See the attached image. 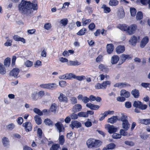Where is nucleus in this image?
Here are the masks:
<instances>
[{"mask_svg": "<svg viewBox=\"0 0 150 150\" xmlns=\"http://www.w3.org/2000/svg\"><path fill=\"white\" fill-rule=\"evenodd\" d=\"M117 120L118 118L117 116H113L110 118H109L108 119V122H110L111 123L113 124Z\"/></svg>", "mask_w": 150, "mask_h": 150, "instance_id": "b1692460", "label": "nucleus"}, {"mask_svg": "<svg viewBox=\"0 0 150 150\" xmlns=\"http://www.w3.org/2000/svg\"><path fill=\"white\" fill-rule=\"evenodd\" d=\"M57 86L54 83L42 84L40 85V87L42 88L50 90L55 89Z\"/></svg>", "mask_w": 150, "mask_h": 150, "instance_id": "7ed1b4c3", "label": "nucleus"}, {"mask_svg": "<svg viewBox=\"0 0 150 150\" xmlns=\"http://www.w3.org/2000/svg\"><path fill=\"white\" fill-rule=\"evenodd\" d=\"M125 50V47L124 46L120 45L116 48V52L117 54H120L123 52Z\"/></svg>", "mask_w": 150, "mask_h": 150, "instance_id": "ddd939ff", "label": "nucleus"}, {"mask_svg": "<svg viewBox=\"0 0 150 150\" xmlns=\"http://www.w3.org/2000/svg\"><path fill=\"white\" fill-rule=\"evenodd\" d=\"M82 109V106L80 104H77L74 106L72 109L74 112L80 111Z\"/></svg>", "mask_w": 150, "mask_h": 150, "instance_id": "6ab92c4d", "label": "nucleus"}, {"mask_svg": "<svg viewBox=\"0 0 150 150\" xmlns=\"http://www.w3.org/2000/svg\"><path fill=\"white\" fill-rule=\"evenodd\" d=\"M38 93L39 98H41L44 95L45 92L43 91H40L39 92H38Z\"/></svg>", "mask_w": 150, "mask_h": 150, "instance_id": "69168bd1", "label": "nucleus"}, {"mask_svg": "<svg viewBox=\"0 0 150 150\" xmlns=\"http://www.w3.org/2000/svg\"><path fill=\"white\" fill-rule=\"evenodd\" d=\"M18 8L21 13L30 16L34 10H37L38 6L37 4H33L30 1L22 0L18 5Z\"/></svg>", "mask_w": 150, "mask_h": 150, "instance_id": "f257e3e1", "label": "nucleus"}, {"mask_svg": "<svg viewBox=\"0 0 150 150\" xmlns=\"http://www.w3.org/2000/svg\"><path fill=\"white\" fill-rule=\"evenodd\" d=\"M23 125L27 132H29L32 130V125L30 122H27L24 123Z\"/></svg>", "mask_w": 150, "mask_h": 150, "instance_id": "6e6552de", "label": "nucleus"}, {"mask_svg": "<svg viewBox=\"0 0 150 150\" xmlns=\"http://www.w3.org/2000/svg\"><path fill=\"white\" fill-rule=\"evenodd\" d=\"M143 14L142 13L141 11H139L137 13L136 19L137 20H140L142 18Z\"/></svg>", "mask_w": 150, "mask_h": 150, "instance_id": "ea45409f", "label": "nucleus"}, {"mask_svg": "<svg viewBox=\"0 0 150 150\" xmlns=\"http://www.w3.org/2000/svg\"><path fill=\"white\" fill-rule=\"evenodd\" d=\"M105 127L108 130V132L110 134L116 132L117 130V129L113 126L110 125L109 124L106 125Z\"/></svg>", "mask_w": 150, "mask_h": 150, "instance_id": "0eeeda50", "label": "nucleus"}, {"mask_svg": "<svg viewBox=\"0 0 150 150\" xmlns=\"http://www.w3.org/2000/svg\"><path fill=\"white\" fill-rule=\"evenodd\" d=\"M59 140L60 144L63 145L64 142V137L63 135H59Z\"/></svg>", "mask_w": 150, "mask_h": 150, "instance_id": "de8ad7c7", "label": "nucleus"}, {"mask_svg": "<svg viewBox=\"0 0 150 150\" xmlns=\"http://www.w3.org/2000/svg\"><path fill=\"white\" fill-rule=\"evenodd\" d=\"M141 122L145 125H149L150 124V119H142L140 120Z\"/></svg>", "mask_w": 150, "mask_h": 150, "instance_id": "72a5a7b5", "label": "nucleus"}, {"mask_svg": "<svg viewBox=\"0 0 150 150\" xmlns=\"http://www.w3.org/2000/svg\"><path fill=\"white\" fill-rule=\"evenodd\" d=\"M31 97L33 99L35 100L39 98L38 96V91H36L33 92L31 94Z\"/></svg>", "mask_w": 150, "mask_h": 150, "instance_id": "c85d7f7f", "label": "nucleus"}, {"mask_svg": "<svg viewBox=\"0 0 150 150\" xmlns=\"http://www.w3.org/2000/svg\"><path fill=\"white\" fill-rule=\"evenodd\" d=\"M110 81H108L103 82L101 84L102 89H105L106 88L107 86L108 85H110Z\"/></svg>", "mask_w": 150, "mask_h": 150, "instance_id": "e433bc0d", "label": "nucleus"}, {"mask_svg": "<svg viewBox=\"0 0 150 150\" xmlns=\"http://www.w3.org/2000/svg\"><path fill=\"white\" fill-rule=\"evenodd\" d=\"M122 128L126 131L127 130L130 126V124L128 120L122 122Z\"/></svg>", "mask_w": 150, "mask_h": 150, "instance_id": "4468645a", "label": "nucleus"}, {"mask_svg": "<svg viewBox=\"0 0 150 150\" xmlns=\"http://www.w3.org/2000/svg\"><path fill=\"white\" fill-rule=\"evenodd\" d=\"M66 82L65 81H62L59 82V85L62 87H64L66 86Z\"/></svg>", "mask_w": 150, "mask_h": 150, "instance_id": "774afa93", "label": "nucleus"}, {"mask_svg": "<svg viewBox=\"0 0 150 150\" xmlns=\"http://www.w3.org/2000/svg\"><path fill=\"white\" fill-rule=\"evenodd\" d=\"M78 116L80 117H88V114L86 112H81L78 113Z\"/></svg>", "mask_w": 150, "mask_h": 150, "instance_id": "37998d69", "label": "nucleus"}, {"mask_svg": "<svg viewBox=\"0 0 150 150\" xmlns=\"http://www.w3.org/2000/svg\"><path fill=\"white\" fill-rule=\"evenodd\" d=\"M96 27L95 24L92 23H91L88 26L89 29L91 30H93Z\"/></svg>", "mask_w": 150, "mask_h": 150, "instance_id": "052dcab7", "label": "nucleus"}, {"mask_svg": "<svg viewBox=\"0 0 150 150\" xmlns=\"http://www.w3.org/2000/svg\"><path fill=\"white\" fill-rule=\"evenodd\" d=\"M13 39L15 41H21L23 43H25V39L23 38L20 37L18 35H14L13 36Z\"/></svg>", "mask_w": 150, "mask_h": 150, "instance_id": "5701e85b", "label": "nucleus"}, {"mask_svg": "<svg viewBox=\"0 0 150 150\" xmlns=\"http://www.w3.org/2000/svg\"><path fill=\"white\" fill-rule=\"evenodd\" d=\"M12 41L11 40L8 39L6 42L4 43L5 46H10L12 45Z\"/></svg>", "mask_w": 150, "mask_h": 150, "instance_id": "e2e57ef3", "label": "nucleus"}, {"mask_svg": "<svg viewBox=\"0 0 150 150\" xmlns=\"http://www.w3.org/2000/svg\"><path fill=\"white\" fill-rule=\"evenodd\" d=\"M124 129H121L120 130V134L121 135L125 136L127 135V132Z\"/></svg>", "mask_w": 150, "mask_h": 150, "instance_id": "5fc2aeb1", "label": "nucleus"}, {"mask_svg": "<svg viewBox=\"0 0 150 150\" xmlns=\"http://www.w3.org/2000/svg\"><path fill=\"white\" fill-rule=\"evenodd\" d=\"M55 126L56 127L57 131L59 133V135L61 134V132H64V127L61 122H58L55 124Z\"/></svg>", "mask_w": 150, "mask_h": 150, "instance_id": "423d86ee", "label": "nucleus"}, {"mask_svg": "<svg viewBox=\"0 0 150 150\" xmlns=\"http://www.w3.org/2000/svg\"><path fill=\"white\" fill-rule=\"evenodd\" d=\"M99 141V140H96L93 139H90L87 141L86 144L89 148L96 147L98 146Z\"/></svg>", "mask_w": 150, "mask_h": 150, "instance_id": "f03ea898", "label": "nucleus"}, {"mask_svg": "<svg viewBox=\"0 0 150 150\" xmlns=\"http://www.w3.org/2000/svg\"><path fill=\"white\" fill-rule=\"evenodd\" d=\"M2 142L4 146H7L9 142L8 139L6 137H4L2 139Z\"/></svg>", "mask_w": 150, "mask_h": 150, "instance_id": "c03bdc74", "label": "nucleus"}, {"mask_svg": "<svg viewBox=\"0 0 150 150\" xmlns=\"http://www.w3.org/2000/svg\"><path fill=\"white\" fill-rule=\"evenodd\" d=\"M25 65L27 67H30L32 65L33 62L29 60H27L25 63Z\"/></svg>", "mask_w": 150, "mask_h": 150, "instance_id": "864d4df0", "label": "nucleus"}, {"mask_svg": "<svg viewBox=\"0 0 150 150\" xmlns=\"http://www.w3.org/2000/svg\"><path fill=\"white\" fill-rule=\"evenodd\" d=\"M120 95L123 96L125 98H128L130 96V94L129 92L126 91L125 90H122L120 91Z\"/></svg>", "mask_w": 150, "mask_h": 150, "instance_id": "4be33fe9", "label": "nucleus"}, {"mask_svg": "<svg viewBox=\"0 0 150 150\" xmlns=\"http://www.w3.org/2000/svg\"><path fill=\"white\" fill-rule=\"evenodd\" d=\"M57 109V105L55 103L52 104L48 111L52 112H55Z\"/></svg>", "mask_w": 150, "mask_h": 150, "instance_id": "c9c22d12", "label": "nucleus"}, {"mask_svg": "<svg viewBox=\"0 0 150 150\" xmlns=\"http://www.w3.org/2000/svg\"><path fill=\"white\" fill-rule=\"evenodd\" d=\"M107 51L109 54L111 53L114 50V46L112 44H108L106 46Z\"/></svg>", "mask_w": 150, "mask_h": 150, "instance_id": "2eb2a0df", "label": "nucleus"}, {"mask_svg": "<svg viewBox=\"0 0 150 150\" xmlns=\"http://www.w3.org/2000/svg\"><path fill=\"white\" fill-rule=\"evenodd\" d=\"M33 111L39 115L41 116L42 115V112L39 109L37 108H34L33 109Z\"/></svg>", "mask_w": 150, "mask_h": 150, "instance_id": "a18cd8bd", "label": "nucleus"}, {"mask_svg": "<svg viewBox=\"0 0 150 150\" xmlns=\"http://www.w3.org/2000/svg\"><path fill=\"white\" fill-rule=\"evenodd\" d=\"M99 77H100V79L101 81L103 80H104L105 78H108L109 77L107 75H104L103 74H101L99 76Z\"/></svg>", "mask_w": 150, "mask_h": 150, "instance_id": "338daca9", "label": "nucleus"}, {"mask_svg": "<svg viewBox=\"0 0 150 150\" xmlns=\"http://www.w3.org/2000/svg\"><path fill=\"white\" fill-rule=\"evenodd\" d=\"M37 134L40 138V139L42 138V131L40 128H39L38 129Z\"/></svg>", "mask_w": 150, "mask_h": 150, "instance_id": "603ef678", "label": "nucleus"}, {"mask_svg": "<svg viewBox=\"0 0 150 150\" xmlns=\"http://www.w3.org/2000/svg\"><path fill=\"white\" fill-rule=\"evenodd\" d=\"M60 22L63 25L65 26L67 24L68 20L67 18L63 19L60 21Z\"/></svg>", "mask_w": 150, "mask_h": 150, "instance_id": "13d9d810", "label": "nucleus"}, {"mask_svg": "<svg viewBox=\"0 0 150 150\" xmlns=\"http://www.w3.org/2000/svg\"><path fill=\"white\" fill-rule=\"evenodd\" d=\"M86 106L89 108L91 110H96L99 108V106L98 105H95L91 103H87L86 104Z\"/></svg>", "mask_w": 150, "mask_h": 150, "instance_id": "f3484780", "label": "nucleus"}, {"mask_svg": "<svg viewBox=\"0 0 150 150\" xmlns=\"http://www.w3.org/2000/svg\"><path fill=\"white\" fill-rule=\"evenodd\" d=\"M121 137L120 134L114 133L112 135V137L114 139H118L120 138Z\"/></svg>", "mask_w": 150, "mask_h": 150, "instance_id": "8fccbe9b", "label": "nucleus"}, {"mask_svg": "<svg viewBox=\"0 0 150 150\" xmlns=\"http://www.w3.org/2000/svg\"><path fill=\"white\" fill-rule=\"evenodd\" d=\"M71 127L72 129L74 127L76 128L80 127L81 126V124L80 122L76 120L71 121Z\"/></svg>", "mask_w": 150, "mask_h": 150, "instance_id": "9d476101", "label": "nucleus"}, {"mask_svg": "<svg viewBox=\"0 0 150 150\" xmlns=\"http://www.w3.org/2000/svg\"><path fill=\"white\" fill-rule=\"evenodd\" d=\"M128 86H129V85L126 82H121L118 83H115L114 85V86L115 87H118L119 88H124Z\"/></svg>", "mask_w": 150, "mask_h": 150, "instance_id": "9b49d317", "label": "nucleus"}, {"mask_svg": "<svg viewBox=\"0 0 150 150\" xmlns=\"http://www.w3.org/2000/svg\"><path fill=\"white\" fill-rule=\"evenodd\" d=\"M58 100L60 102L67 103V97L62 93H60L58 98Z\"/></svg>", "mask_w": 150, "mask_h": 150, "instance_id": "f8f14e48", "label": "nucleus"}, {"mask_svg": "<svg viewBox=\"0 0 150 150\" xmlns=\"http://www.w3.org/2000/svg\"><path fill=\"white\" fill-rule=\"evenodd\" d=\"M44 122L46 125H48L49 126H53V122L50 119H46L44 120Z\"/></svg>", "mask_w": 150, "mask_h": 150, "instance_id": "79ce46f5", "label": "nucleus"}, {"mask_svg": "<svg viewBox=\"0 0 150 150\" xmlns=\"http://www.w3.org/2000/svg\"><path fill=\"white\" fill-rule=\"evenodd\" d=\"M91 21V20L90 19H87L83 21H82V23L83 26H85L87 24L89 23Z\"/></svg>", "mask_w": 150, "mask_h": 150, "instance_id": "bf43d9fd", "label": "nucleus"}, {"mask_svg": "<svg viewBox=\"0 0 150 150\" xmlns=\"http://www.w3.org/2000/svg\"><path fill=\"white\" fill-rule=\"evenodd\" d=\"M119 59V57L117 55H115L112 56L111 59V62L112 64H116Z\"/></svg>", "mask_w": 150, "mask_h": 150, "instance_id": "a211bd4d", "label": "nucleus"}, {"mask_svg": "<svg viewBox=\"0 0 150 150\" xmlns=\"http://www.w3.org/2000/svg\"><path fill=\"white\" fill-rule=\"evenodd\" d=\"M130 11L132 16H135L137 11L135 8H130Z\"/></svg>", "mask_w": 150, "mask_h": 150, "instance_id": "49530a36", "label": "nucleus"}, {"mask_svg": "<svg viewBox=\"0 0 150 150\" xmlns=\"http://www.w3.org/2000/svg\"><path fill=\"white\" fill-rule=\"evenodd\" d=\"M109 5L112 6H115L118 4V1L117 0H110Z\"/></svg>", "mask_w": 150, "mask_h": 150, "instance_id": "2f4dec72", "label": "nucleus"}, {"mask_svg": "<svg viewBox=\"0 0 150 150\" xmlns=\"http://www.w3.org/2000/svg\"><path fill=\"white\" fill-rule=\"evenodd\" d=\"M74 79H76L79 81H81L86 79V77L84 76H77L74 74Z\"/></svg>", "mask_w": 150, "mask_h": 150, "instance_id": "473e14b6", "label": "nucleus"}, {"mask_svg": "<svg viewBox=\"0 0 150 150\" xmlns=\"http://www.w3.org/2000/svg\"><path fill=\"white\" fill-rule=\"evenodd\" d=\"M6 73V69L3 64L0 63V74H4Z\"/></svg>", "mask_w": 150, "mask_h": 150, "instance_id": "c756f323", "label": "nucleus"}, {"mask_svg": "<svg viewBox=\"0 0 150 150\" xmlns=\"http://www.w3.org/2000/svg\"><path fill=\"white\" fill-rule=\"evenodd\" d=\"M74 74L71 73L66 74V79H71L72 78H74Z\"/></svg>", "mask_w": 150, "mask_h": 150, "instance_id": "a19ab883", "label": "nucleus"}, {"mask_svg": "<svg viewBox=\"0 0 150 150\" xmlns=\"http://www.w3.org/2000/svg\"><path fill=\"white\" fill-rule=\"evenodd\" d=\"M121 116L119 120H120L122 122L128 121V118L127 116L124 113L121 114Z\"/></svg>", "mask_w": 150, "mask_h": 150, "instance_id": "7c9ffc66", "label": "nucleus"}, {"mask_svg": "<svg viewBox=\"0 0 150 150\" xmlns=\"http://www.w3.org/2000/svg\"><path fill=\"white\" fill-rule=\"evenodd\" d=\"M11 59L9 57L6 58L4 60V64L5 66L8 67L10 64Z\"/></svg>", "mask_w": 150, "mask_h": 150, "instance_id": "58836bf2", "label": "nucleus"}, {"mask_svg": "<svg viewBox=\"0 0 150 150\" xmlns=\"http://www.w3.org/2000/svg\"><path fill=\"white\" fill-rule=\"evenodd\" d=\"M132 56L130 55L124 54H122L120 56V60L119 62V64H122L127 60L132 59Z\"/></svg>", "mask_w": 150, "mask_h": 150, "instance_id": "20e7f679", "label": "nucleus"}, {"mask_svg": "<svg viewBox=\"0 0 150 150\" xmlns=\"http://www.w3.org/2000/svg\"><path fill=\"white\" fill-rule=\"evenodd\" d=\"M34 119L36 124L38 125L41 124L42 121L41 117L38 115H35L34 117Z\"/></svg>", "mask_w": 150, "mask_h": 150, "instance_id": "bb28decb", "label": "nucleus"}, {"mask_svg": "<svg viewBox=\"0 0 150 150\" xmlns=\"http://www.w3.org/2000/svg\"><path fill=\"white\" fill-rule=\"evenodd\" d=\"M115 146V145L114 143H111L108 145L107 149H113L114 148Z\"/></svg>", "mask_w": 150, "mask_h": 150, "instance_id": "4d7b16f0", "label": "nucleus"}, {"mask_svg": "<svg viewBox=\"0 0 150 150\" xmlns=\"http://www.w3.org/2000/svg\"><path fill=\"white\" fill-rule=\"evenodd\" d=\"M19 72V69L17 68H14L10 72V75L15 78H17Z\"/></svg>", "mask_w": 150, "mask_h": 150, "instance_id": "1a4fd4ad", "label": "nucleus"}, {"mask_svg": "<svg viewBox=\"0 0 150 150\" xmlns=\"http://www.w3.org/2000/svg\"><path fill=\"white\" fill-rule=\"evenodd\" d=\"M128 26L124 24L119 26L118 27L121 30L126 31L127 32Z\"/></svg>", "mask_w": 150, "mask_h": 150, "instance_id": "f704fd0d", "label": "nucleus"}, {"mask_svg": "<svg viewBox=\"0 0 150 150\" xmlns=\"http://www.w3.org/2000/svg\"><path fill=\"white\" fill-rule=\"evenodd\" d=\"M86 31V29L83 28L80 30L77 33V35H84Z\"/></svg>", "mask_w": 150, "mask_h": 150, "instance_id": "4c0bfd02", "label": "nucleus"}, {"mask_svg": "<svg viewBox=\"0 0 150 150\" xmlns=\"http://www.w3.org/2000/svg\"><path fill=\"white\" fill-rule=\"evenodd\" d=\"M51 27V25L50 23H47L45 24L44 25V28L45 29L48 30Z\"/></svg>", "mask_w": 150, "mask_h": 150, "instance_id": "680f3d73", "label": "nucleus"}, {"mask_svg": "<svg viewBox=\"0 0 150 150\" xmlns=\"http://www.w3.org/2000/svg\"><path fill=\"white\" fill-rule=\"evenodd\" d=\"M141 102L139 101H134V102L133 105L135 107L139 108L141 104Z\"/></svg>", "mask_w": 150, "mask_h": 150, "instance_id": "6e6d98bb", "label": "nucleus"}, {"mask_svg": "<svg viewBox=\"0 0 150 150\" xmlns=\"http://www.w3.org/2000/svg\"><path fill=\"white\" fill-rule=\"evenodd\" d=\"M137 29V26L136 24L131 25L128 26L126 33L129 35H132L135 32Z\"/></svg>", "mask_w": 150, "mask_h": 150, "instance_id": "39448f33", "label": "nucleus"}, {"mask_svg": "<svg viewBox=\"0 0 150 150\" xmlns=\"http://www.w3.org/2000/svg\"><path fill=\"white\" fill-rule=\"evenodd\" d=\"M117 14L118 17L120 18H123L125 16V13L122 8H120L119 11L117 12Z\"/></svg>", "mask_w": 150, "mask_h": 150, "instance_id": "dca6fc26", "label": "nucleus"}, {"mask_svg": "<svg viewBox=\"0 0 150 150\" xmlns=\"http://www.w3.org/2000/svg\"><path fill=\"white\" fill-rule=\"evenodd\" d=\"M59 147V145L58 144H53L50 148V150H57Z\"/></svg>", "mask_w": 150, "mask_h": 150, "instance_id": "3c124183", "label": "nucleus"}, {"mask_svg": "<svg viewBox=\"0 0 150 150\" xmlns=\"http://www.w3.org/2000/svg\"><path fill=\"white\" fill-rule=\"evenodd\" d=\"M131 94L135 98H138L139 96V92L138 90L135 89L132 90Z\"/></svg>", "mask_w": 150, "mask_h": 150, "instance_id": "cd10ccee", "label": "nucleus"}, {"mask_svg": "<svg viewBox=\"0 0 150 150\" xmlns=\"http://www.w3.org/2000/svg\"><path fill=\"white\" fill-rule=\"evenodd\" d=\"M101 8L103 9V12L105 13H109L111 11L110 8L107 6L105 4L103 5Z\"/></svg>", "mask_w": 150, "mask_h": 150, "instance_id": "a878e982", "label": "nucleus"}, {"mask_svg": "<svg viewBox=\"0 0 150 150\" xmlns=\"http://www.w3.org/2000/svg\"><path fill=\"white\" fill-rule=\"evenodd\" d=\"M67 64L69 66H76L79 65L81 64V63L77 60L74 61H69L67 63Z\"/></svg>", "mask_w": 150, "mask_h": 150, "instance_id": "412c9836", "label": "nucleus"}, {"mask_svg": "<svg viewBox=\"0 0 150 150\" xmlns=\"http://www.w3.org/2000/svg\"><path fill=\"white\" fill-rule=\"evenodd\" d=\"M149 39L147 37H145L142 40L140 43V46L142 48H143L147 43Z\"/></svg>", "mask_w": 150, "mask_h": 150, "instance_id": "aec40b11", "label": "nucleus"}, {"mask_svg": "<svg viewBox=\"0 0 150 150\" xmlns=\"http://www.w3.org/2000/svg\"><path fill=\"white\" fill-rule=\"evenodd\" d=\"M137 40V37L134 35L132 36L129 40V42L132 45H134L136 44Z\"/></svg>", "mask_w": 150, "mask_h": 150, "instance_id": "393cba45", "label": "nucleus"}, {"mask_svg": "<svg viewBox=\"0 0 150 150\" xmlns=\"http://www.w3.org/2000/svg\"><path fill=\"white\" fill-rule=\"evenodd\" d=\"M15 127V126L13 123H11L7 126V128L8 130H11L14 128Z\"/></svg>", "mask_w": 150, "mask_h": 150, "instance_id": "09e8293b", "label": "nucleus"}, {"mask_svg": "<svg viewBox=\"0 0 150 150\" xmlns=\"http://www.w3.org/2000/svg\"><path fill=\"white\" fill-rule=\"evenodd\" d=\"M70 100L71 102L73 104H75L77 103V99L75 97H71L70 98Z\"/></svg>", "mask_w": 150, "mask_h": 150, "instance_id": "0e129e2a", "label": "nucleus"}]
</instances>
